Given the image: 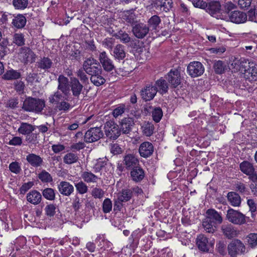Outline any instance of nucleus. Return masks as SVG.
<instances>
[{
	"label": "nucleus",
	"mask_w": 257,
	"mask_h": 257,
	"mask_svg": "<svg viewBox=\"0 0 257 257\" xmlns=\"http://www.w3.org/2000/svg\"><path fill=\"white\" fill-rule=\"evenodd\" d=\"M14 88L19 94L24 93L26 86L24 81L21 80H17L14 82Z\"/></svg>",
	"instance_id": "obj_45"
},
{
	"label": "nucleus",
	"mask_w": 257,
	"mask_h": 257,
	"mask_svg": "<svg viewBox=\"0 0 257 257\" xmlns=\"http://www.w3.org/2000/svg\"><path fill=\"white\" fill-rule=\"evenodd\" d=\"M20 54L22 55L25 62L33 61L35 59V54L29 47H24L20 49Z\"/></svg>",
	"instance_id": "obj_29"
},
{
	"label": "nucleus",
	"mask_w": 257,
	"mask_h": 257,
	"mask_svg": "<svg viewBox=\"0 0 257 257\" xmlns=\"http://www.w3.org/2000/svg\"><path fill=\"white\" fill-rule=\"evenodd\" d=\"M214 72L217 74H222L227 70V66L221 60L215 61L213 66Z\"/></svg>",
	"instance_id": "obj_37"
},
{
	"label": "nucleus",
	"mask_w": 257,
	"mask_h": 257,
	"mask_svg": "<svg viewBox=\"0 0 257 257\" xmlns=\"http://www.w3.org/2000/svg\"><path fill=\"white\" fill-rule=\"evenodd\" d=\"M155 127L152 122L145 121L141 125L143 134L146 137L151 136L154 132Z\"/></svg>",
	"instance_id": "obj_32"
},
{
	"label": "nucleus",
	"mask_w": 257,
	"mask_h": 257,
	"mask_svg": "<svg viewBox=\"0 0 257 257\" xmlns=\"http://www.w3.org/2000/svg\"><path fill=\"white\" fill-rule=\"evenodd\" d=\"M168 83L163 77L157 80L155 82V85L157 88V92L158 91L162 95L167 93L169 89V84Z\"/></svg>",
	"instance_id": "obj_28"
},
{
	"label": "nucleus",
	"mask_w": 257,
	"mask_h": 257,
	"mask_svg": "<svg viewBox=\"0 0 257 257\" xmlns=\"http://www.w3.org/2000/svg\"><path fill=\"white\" fill-rule=\"evenodd\" d=\"M155 4L157 7L163 8V10L166 12L173 7L172 0H157Z\"/></svg>",
	"instance_id": "obj_40"
},
{
	"label": "nucleus",
	"mask_w": 257,
	"mask_h": 257,
	"mask_svg": "<svg viewBox=\"0 0 257 257\" xmlns=\"http://www.w3.org/2000/svg\"><path fill=\"white\" fill-rule=\"evenodd\" d=\"M75 187L77 191L81 194L87 192V186L82 182H80L75 184Z\"/></svg>",
	"instance_id": "obj_59"
},
{
	"label": "nucleus",
	"mask_w": 257,
	"mask_h": 257,
	"mask_svg": "<svg viewBox=\"0 0 257 257\" xmlns=\"http://www.w3.org/2000/svg\"><path fill=\"white\" fill-rule=\"evenodd\" d=\"M26 159L31 166L35 168L41 167L44 163L42 157L33 153H29Z\"/></svg>",
	"instance_id": "obj_20"
},
{
	"label": "nucleus",
	"mask_w": 257,
	"mask_h": 257,
	"mask_svg": "<svg viewBox=\"0 0 257 257\" xmlns=\"http://www.w3.org/2000/svg\"><path fill=\"white\" fill-rule=\"evenodd\" d=\"M58 189L61 194L69 196L73 192L74 187L69 183L62 181L58 185Z\"/></svg>",
	"instance_id": "obj_25"
},
{
	"label": "nucleus",
	"mask_w": 257,
	"mask_h": 257,
	"mask_svg": "<svg viewBox=\"0 0 257 257\" xmlns=\"http://www.w3.org/2000/svg\"><path fill=\"white\" fill-rule=\"evenodd\" d=\"M229 20L234 23L240 24L245 22L247 20L245 13L239 11H234L229 14Z\"/></svg>",
	"instance_id": "obj_18"
},
{
	"label": "nucleus",
	"mask_w": 257,
	"mask_h": 257,
	"mask_svg": "<svg viewBox=\"0 0 257 257\" xmlns=\"http://www.w3.org/2000/svg\"><path fill=\"white\" fill-rule=\"evenodd\" d=\"M99 60L103 69L107 72H110L115 68L112 61L108 58L105 52L100 53Z\"/></svg>",
	"instance_id": "obj_15"
},
{
	"label": "nucleus",
	"mask_w": 257,
	"mask_h": 257,
	"mask_svg": "<svg viewBox=\"0 0 257 257\" xmlns=\"http://www.w3.org/2000/svg\"><path fill=\"white\" fill-rule=\"evenodd\" d=\"M27 22L26 17L22 14H18L13 16L12 24L17 29H22L25 27Z\"/></svg>",
	"instance_id": "obj_31"
},
{
	"label": "nucleus",
	"mask_w": 257,
	"mask_h": 257,
	"mask_svg": "<svg viewBox=\"0 0 257 257\" xmlns=\"http://www.w3.org/2000/svg\"><path fill=\"white\" fill-rule=\"evenodd\" d=\"M122 18L123 20L131 25H135L137 22V17L135 14L134 12L130 11L124 12Z\"/></svg>",
	"instance_id": "obj_39"
},
{
	"label": "nucleus",
	"mask_w": 257,
	"mask_h": 257,
	"mask_svg": "<svg viewBox=\"0 0 257 257\" xmlns=\"http://www.w3.org/2000/svg\"><path fill=\"white\" fill-rule=\"evenodd\" d=\"M165 78L172 88H176L181 84V77L180 72L177 69H171L165 75Z\"/></svg>",
	"instance_id": "obj_7"
},
{
	"label": "nucleus",
	"mask_w": 257,
	"mask_h": 257,
	"mask_svg": "<svg viewBox=\"0 0 257 257\" xmlns=\"http://www.w3.org/2000/svg\"><path fill=\"white\" fill-rule=\"evenodd\" d=\"M132 170L131 172V177H144V170L140 167L137 165L134 168H132Z\"/></svg>",
	"instance_id": "obj_53"
},
{
	"label": "nucleus",
	"mask_w": 257,
	"mask_h": 257,
	"mask_svg": "<svg viewBox=\"0 0 257 257\" xmlns=\"http://www.w3.org/2000/svg\"><path fill=\"white\" fill-rule=\"evenodd\" d=\"M161 19L158 16L154 15L148 20V26L152 30H155L161 23Z\"/></svg>",
	"instance_id": "obj_41"
},
{
	"label": "nucleus",
	"mask_w": 257,
	"mask_h": 257,
	"mask_svg": "<svg viewBox=\"0 0 257 257\" xmlns=\"http://www.w3.org/2000/svg\"><path fill=\"white\" fill-rule=\"evenodd\" d=\"M206 219H208L215 224H220L222 221L221 215L214 209H209L206 211Z\"/></svg>",
	"instance_id": "obj_26"
},
{
	"label": "nucleus",
	"mask_w": 257,
	"mask_h": 257,
	"mask_svg": "<svg viewBox=\"0 0 257 257\" xmlns=\"http://www.w3.org/2000/svg\"><path fill=\"white\" fill-rule=\"evenodd\" d=\"M21 77V73L16 70L11 69L7 70L3 75V78L6 80H17Z\"/></svg>",
	"instance_id": "obj_33"
},
{
	"label": "nucleus",
	"mask_w": 257,
	"mask_h": 257,
	"mask_svg": "<svg viewBox=\"0 0 257 257\" xmlns=\"http://www.w3.org/2000/svg\"><path fill=\"white\" fill-rule=\"evenodd\" d=\"M90 81L96 86H99L105 82V79L102 74L98 76L90 77Z\"/></svg>",
	"instance_id": "obj_54"
},
{
	"label": "nucleus",
	"mask_w": 257,
	"mask_h": 257,
	"mask_svg": "<svg viewBox=\"0 0 257 257\" xmlns=\"http://www.w3.org/2000/svg\"><path fill=\"white\" fill-rule=\"evenodd\" d=\"M27 199L30 203L37 205L40 203L42 199V195L39 192L36 190H32L27 194Z\"/></svg>",
	"instance_id": "obj_30"
},
{
	"label": "nucleus",
	"mask_w": 257,
	"mask_h": 257,
	"mask_svg": "<svg viewBox=\"0 0 257 257\" xmlns=\"http://www.w3.org/2000/svg\"><path fill=\"white\" fill-rule=\"evenodd\" d=\"M114 36L117 39H119L123 44L128 43L132 40V38L128 35V34L122 30L119 31L114 35Z\"/></svg>",
	"instance_id": "obj_42"
},
{
	"label": "nucleus",
	"mask_w": 257,
	"mask_h": 257,
	"mask_svg": "<svg viewBox=\"0 0 257 257\" xmlns=\"http://www.w3.org/2000/svg\"><path fill=\"white\" fill-rule=\"evenodd\" d=\"M139 152L141 157L146 158L149 157L154 152V146L151 143L144 142L140 145Z\"/></svg>",
	"instance_id": "obj_17"
},
{
	"label": "nucleus",
	"mask_w": 257,
	"mask_h": 257,
	"mask_svg": "<svg viewBox=\"0 0 257 257\" xmlns=\"http://www.w3.org/2000/svg\"><path fill=\"white\" fill-rule=\"evenodd\" d=\"M141 96L146 101L152 100L157 93V88L152 83L148 84L141 90Z\"/></svg>",
	"instance_id": "obj_9"
},
{
	"label": "nucleus",
	"mask_w": 257,
	"mask_h": 257,
	"mask_svg": "<svg viewBox=\"0 0 257 257\" xmlns=\"http://www.w3.org/2000/svg\"><path fill=\"white\" fill-rule=\"evenodd\" d=\"M13 43L18 46H22L25 45V39L24 36L22 33H16L14 35Z\"/></svg>",
	"instance_id": "obj_48"
},
{
	"label": "nucleus",
	"mask_w": 257,
	"mask_h": 257,
	"mask_svg": "<svg viewBox=\"0 0 257 257\" xmlns=\"http://www.w3.org/2000/svg\"><path fill=\"white\" fill-rule=\"evenodd\" d=\"M83 68L90 77L98 76L102 74V69L100 63L93 58H87L83 63Z\"/></svg>",
	"instance_id": "obj_1"
},
{
	"label": "nucleus",
	"mask_w": 257,
	"mask_h": 257,
	"mask_svg": "<svg viewBox=\"0 0 257 257\" xmlns=\"http://www.w3.org/2000/svg\"><path fill=\"white\" fill-rule=\"evenodd\" d=\"M39 134L31 133L30 135H28L26 137V140L29 143L36 144L38 142Z\"/></svg>",
	"instance_id": "obj_61"
},
{
	"label": "nucleus",
	"mask_w": 257,
	"mask_h": 257,
	"mask_svg": "<svg viewBox=\"0 0 257 257\" xmlns=\"http://www.w3.org/2000/svg\"><path fill=\"white\" fill-rule=\"evenodd\" d=\"M112 209V202L110 199H105L102 204V210L104 213H107L110 212Z\"/></svg>",
	"instance_id": "obj_58"
},
{
	"label": "nucleus",
	"mask_w": 257,
	"mask_h": 257,
	"mask_svg": "<svg viewBox=\"0 0 257 257\" xmlns=\"http://www.w3.org/2000/svg\"><path fill=\"white\" fill-rule=\"evenodd\" d=\"M103 129L106 137L111 140H116L121 135L119 125L112 120L106 121Z\"/></svg>",
	"instance_id": "obj_4"
},
{
	"label": "nucleus",
	"mask_w": 257,
	"mask_h": 257,
	"mask_svg": "<svg viewBox=\"0 0 257 257\" xmlns=\"http://www.w3.org/2000/svg\"><path fill=\"white\" fill-rule=\"evenodd\" d=\"M66 96H64L60 91L57 90L54 94L50 95L49 97V101L50 103L55 105L63 99H65V97Z\"/></svg>",
	"instance_id": "obj_38"
},
{
	"label": "nucleus",
	"mask_w": 257,
	"mask_h": 257,
	"mask_svg": "<svg viewBox=\"0 0 257 257\" xmlns=\"http://www.w3.org/2000/svg\"><path fill=\"white\" fill-rule=\"evenodd\" d=\"M251 182L250 184V188L253 194L257 196V178H251Z\"/></svg>",
	"instance_id": "obj_64"
},
{
	"label": "nucleus",
	"mask_w": 257,
	"mask_h": 257,
	"mask_svg": "<svg viewBox=\"0 0 257 257\" xmlns=\"http://www.w3.org/2000/svg\"><path fill=\"white\" fill-rule=\"evenodd\" d=\"M221 229L224 236L228 239L234 238L238 235V231L231 224L223 225Z\"/></svg>",
	"instance_id": "obj_23"
},
{
	"label": "nucleus",
	"mask_w": 257,
	"mask_h": 257,
	"mask_svg": "<svg viewBox=\"0 0 257 257\" xmlns=\"http://www.w3.org/2000/svg\"><path fill=\"white\" fill-rule=\"evenodd\" d=\"M163 116V111L160 107L155 108L152 111V117L156 122H159Z\"/></svg>",
	"instance_id": "obj_50"
},
{
	"label": "nucleus",
	"mask_w": 257,
	"mask_h": 257,
	"mask_svg": "<svg viewBox=\"0 0 257 257\" xmlns=\"http://www.w3.org/2000/svg\"><path fill=\"white\" fill-rule=\"evenodd\" d=\"M83 86L79 79L76 77L70 78V90L71 91L73 96L78 98L83 90Z\"/></svg>",
	"instance_id": "obj_12"
},
{
	"label": "nucleus",
	"mask_w": 257,
	"mask_h": 257,
	"mask_svg": "<svg viewBox=\"0 0 257 257\" xmlns=\"http://www.w3.org/2000/svg\"><path fill=\"white\" fill-rule=\"evenodd\" d=\"M103 135L100 127H91L85 133L84 141L87 143L95 142L102 138Z\"/></svg>",
	"instance_id": "obj_6"
},
{
	"label": "nucleus",
	"mask_w": 257,
	"mask_h": 257,
	"mask_svg": "<svg viewBox=\"0 0 257 257\" xmlns=\"http://www.w3.org/2000/svg\"><path fill=\"white\" fill-rule=\"evenodd\" d=\"M114 58L119 61L122 60L126 56L125 46L122 44H117L113 50Z\"/></svg>",
	"instance_id": "obj_27"
},
{
	"label": "nucleus",
	"mask_w": 257,
	"mask_h": 257,
	"mask_svg": "<svg viewBox=\"0 0 257 257\" xmlns=\"http://www.w3.org/2000/svg\"><path fill=\"white\" fill-rule=\"evenodd\" d=\"M9 169L11 172L15 174L19 173L21 170L20 165L17 162L11 163L9 165Z\"/></svg>",
	"instance_id": "obj_60"
},
{
	"label": "nucleus",
	"mask_w": 257,
	"mask_h": 257,
	"mask_svg": "<svg viewBox=\"0 0 257 257\" xmlns=\"http://www.w3.org/2000/svg\"><path fill=\"white\" fill-rule=\"evenodd\" d=\"M123 163L126 168H132L139 165V161L134 154H127L123 156Z\"/></svg>",
	"instance_id": "obj_19"
},
{
	"label": "nucleus",
	"mask_w": 257,
	"mask_h": 257,
	"mask_svg": "<svg viewBox=\"0 0 257 257\" xmlns=\"http://www.w3.org/2000/svg\"><path fill=\"white\" fill-rule=\"evenodd\" d=\"M248 245L251 248L257 246V233H249L247 236Z\"/></svg>",
	"instance_id": "obj_47"
},
{
	"label": "nucleus",
	"mask_w": 257,
	"mask_h": 257,
	"mask_svg": "<svg viewBox=\"0 0 257 257\" xmlns=\"http://www.w3.org/2000/svg\"><path fill=\"white\" fill-rule=\"evenodd\" d=\"M149 27L143 23L135 24L132 28L133 34L138 39L145 38L149 33Z\"/></svg>",
	"instance_id": "obj_10"
},
{
	"label": "nucleus",
	"mask_w": 257,
	"mask_h": 257,
	"mask_svg": "<svg viewBox=\"0 0 257 257\" xmlns=\"http://www.w3.org/2000/svg\"><path fill=\"white\" fill-rule=\"evenodd\" d=\"M240 169L242 172L249 177H257L255 173L254 168L253 165L248 161H243L240 163Z\"/></svg>",
	"instance_id": "obj_21"
},
{
	"label": "nucleus",
	"mask_w": 257,
	"mask_h": 257,
	"mask_svg": "<svg viewBox=\"0 0 257 257\" xmlns=\"http://www.w3.org/2000/svg\"><path fill=\"white\" fill-rule=\"evenodd\" d=\"M94 169L95 172H100V175L108 177H110L112 170L109 164H107L101 159L98 160Z\"/></svg>",
	"instance_id": "obj_11"
},
{
	"label": "nucleus",
	"mask_w": 257,
	"mask_h": 257,
	"mask_svg": "<svg viewBox=\"0 0 257 257\" xmlns=\"http://www.w3.org/2000/svg\"><path fill=\"white\" fill-rule=\"evenodd\" d=\"M133 196V191L130 189H122L117 194V200L121 202H127L129 201Z\"/></svg>",
	"instance_id": "obj_34"
},
{
	"label": "nucleus",
	"mask_w": 257,
	"mask_h": 257,
	"mask_svg": "<svg viewBox=\"0 0 257 257\" xmlns=\"http://www.w3.org/2000/svg\"><path fill=\"white\" fill-rule=\"evenodd\" d=\"M77 76L79 78L80 80L83 83H88V77L87 76V72L84 71V69H79L76 72Z\"/></svg>",
	"instance_id": "obj_52"
},
{
	"label": "nucleus",
	"mask_w": 257,
	"mask_h": 257,
	"mask_svg": "<svg viewBox=\"0 0 257 257\" xmlns=\"http://www.w3.org/2000/svg\"><path fill=\"white\" fill-rule=\"evenodd\" d=\"M227 199L231 205L239 206L241 203L240 196L236 193L230 192L227 194Z\"/></svg>",
	"instance_id": "obj_36"
},
{
	"label": "nucleus",
	"mask_w": 257,
	"mask_h": 257,
	"mask_svg": "<svg viewBox=\"0 0 257 257\" xmlns=\"http://www.w3.org/2000/svg\"><path fill=\"white\" fill-rule=\"evenodd\" d=\"M55 105L59 110H63L64 111H68L70 108L71 106L68 102L65 101V99L60 101V102H58Z\"/></svg>",
	"instance_id": "obj_56"
},
{
	"label": "nucleus",
	"mask_w": 257,
	"mask_h": 257,
	"mask_svg": "<svg viewBox=\"0 0 257 257\" xmlns=\"http://www.w3.org/2000/svg\"><path fill=\"white\" fill-rule=\"evenodd\" d=\"M202 225L205 230L208 233H213L216 230V224L212 221L205 218L202 222Z\"/></svg>",
	"instance_id": "obj_44"
},
{
	"label": "nucleus",
	"mask_w": 257,
	"mask_h": 257,
	"mask_svg": "<svg viewBox=\"0 0 257 257\" xmlns=\"http://www.w3.org/2000/svg\"><path fill=\"white\" fill-rule=\"evenodd\" d=\"M58 82L57 90L62 92L64 96H68L70 92V82L68 78L63 75H60Z\"/></svg>",
	"instance_id": "obj_13"
},
{
	"label": "nucleus",
	"mask_w": 257,
	"mask_h": 257,
	"mask_svg": "<svg viewBox=\"0 0 257 257\" xmlns=\"http://www.w3.org/2000/svg\"><path fill=\"white\" fill-rule=\"evenodd\" d=\"M35 126L30 123L22 122L18 130V132L22 135H30L35 130Z\"/></svg>",
	"instance_id": "obj_35"
},
{
	"label": "nucleus",
	"mask_w": 257,
	"mask_h": 257,
	"mask_svg": "<svg viewBox=\"0 0 257 257\" xmlns=\"http://www.w3.org/2000/svg\"><path fill=\"white\" fill-rule=\"evenodd\" d=\"M227 252L230 257H238L247 252L246 247L239 239H234L227 245Z\"/></svg>",
	"instance_id": "obj_3"
},
{
	"label": "nucleus",
	"mask_w": 257,
	"mask_h": 257,
	"mask_svg": "<svg viewBox=\"0 0 257 257\" xmlns=\"http://www.w3.org/2000/svg\"><path fill=\"white\" fill-rule=\"evenodd\" d=\"M43 196L49 200H54L55 198V193L54 189L50 188H47L43 190L42 192Z\"/></svg>",
	"instance_id": "obj_49"
},
{
	"label": "nucleus",
	"mask_w": 257,
	"mask_h": 257,
	"mask_svg": "<svg viewBox=\"0 0 257 257\" xmlns=\"http://www.w3.org/2000/svg\"><path fill=\"white\" fill-rule=\"evenodd\" d=\"M78 160V157L77 155L69 153L65 155L63 158V162L67 164H71L76 163Z\"/></svg>",
	"instance_id": "obj_46"
},
{
	"label": "nucleus",
	"mask_w": 257,
	"mask_h": 257,
	"mask_svg": "<svg viewBox=\"0 0 257 257\" xmlns=\"http://www.w3.org/2000/svg\"><path fill=\"white\" fill-rule=\"evenodd\" d=\"M226 218L234 224L242 225L246 222L245 216L240 212L232 208L227 210Z\"/></svg>",
	"instance_id": "obj_5"
},
{
	"label": "nucleus",
	"mask_w": 257,
	"mask_h": 257,
	"mask_svg": "<svg viewBox=\"0 0 257 257\" xmlns=\"http://www.w3.org/2000/svg\"><path fill=\"white\" fill-rule=\"evenodd\" d=\"M56 206L53 204H50L46 205L45 208V211L46 215L49 217L53 216L56 213Z\"/></svg>",
	"instance_id": "obj_57"
},
{
	"label": "nucleus",
	"mask_w": 257,
	"mask_h": 257,
	"mask_svg": "<svg viewBox=\"0 0 257 257\" xmlns=\"http://www.w3.org/2000/svg\"><path fill=\"white\" fill-rule=\"evenodd\" d=\"M29 0H13L12 4L16 10H24L29 5Z\"/></svg>",
	"instance_id": "obj_43"
},
{
	"label": "nucleus",
	"mask_w": 257,
	"mask_h": 257,
	"mask_svg": "<svg viewBox=\"0 0 257 257\" xmlns=\"http://www.w3.org/2000/svg\"><path fill=\"white\" fill-rule=\"evenodd\" d=\"M134 124V119L131 117H125L122 119L119 125L120 134H129L132 131Z\"/></svg>",
	"instance_id": "obj_16"
},
{
	"label": "nucleus",
	"mask_w": 257,
	"mask_h": 257,
	"mask_svg": "<svg viewBox=\"0 0 257 257\" xmlns=\"http://www.w3.org/2000/svg\"><path fill=\"white\" fill-rule=\"evenodd\" d=\"M192 4L195 7L202 9H205L207 6V3L203 0H193Z\"/></svg>",
	"instance_id": "obj_62"
},
{
	"label": "nucleus",
	"mask_w": 257,
	"mask_h": 257,
	"mask_svg": "<svg viewBox=\"0 0 257 257\" xmlns=\"http://www.w3.org/2000/svg\"><path fill=\"white\" fill-rule=\"evenodd\" d=\"M9 42L7 39H4L0 43V58H3L9 51L8 46Z\"/></svg>",
	"instance_id": "obj_51"
},
{
	"label": "nucleus",
	"mask_w": 257,
	"mask_h": 257,
	"mask_svg": "<svg viewBox=\"0 0 257 257\" xmlns=\"http://www.w3.org/2000/svg\"><path fill=\"white\" fill-rule=\"evenodd\" d=\"M110 152L114 155H118L122 153V150L118 144H114L111 146Z\"/></svg>",
	"instance_id": "obj_63"
},
{
	"label": "nucleus",
	"mask_w": 257,
	"mask_h": 257,
	"mask_svg": "<svg viewBox=\"0 0 257 257\" xmlns=\"http://www.w3.org/2000/svg\"><path fill=\"white\" fill-rule=\"evenodd\" d=\"M206 12L212 16H218L217 14L220 13L221 11V5L219 2H212L207 4L206 7Z\"/></svg>",
	"instance_id": "obj_24"
},
{
	"label": "nucleus",
	"mask_w": 257,
	"mask_h": 257,
	"mask_svg": "<svg viewBox=\"0 0 257 257\" xmlns=\"http://www.w3.org/2000/svg\"><path fill=\"white\" fill-rule=\"evenodd\" d=\"M236 6L231 2H227L223 5L222 11L228 15L230 14V12L235 9Z\"/></svg>",
	"instance_id": "obj_55"
},
{
	"label": "nucleus",
	"mask_w": 257,
	"mask_h": 257,
	"mask_svg": "<svg viewBox=\"0 0 257 257\" xmlns=\"http://www.w3.org/2000/svg\"><path fill=\"white\" fill-rule=\"evenodd\" d=\"M45 105L44 100L39 98L28 97L24 101L22 109L28 112H41Z\"/></svg>",
	"instance_id": "obj_2"
},
{
	"label": "nucleus",
	"mask_w": 257,
	"mask_h": 257,
	"mask_svg": "<svg viewBox=\"0 0 257 257\" xmlns=\"http://www.w3.org/2000/svg\"><path fill=\"white\" fill-rule=\"evenodd\" d=\"M53 63L52 60L47 57L41 58L36 62V66L38 69L49 72Z\"/></svg>",
	"instance_id": "obj_22"
},
{
	"label": "nucleus",
	"mask_w": 257,
	"mask_h": 257,
	"mask_svg": "<svg viewBox=\"0 0 257 257\" xmlns=\"http://www.w3.org/2000/svg\"><path fill=\"white\" fill-rule=\"evenodd\" d=\"M187 70L190 76L192 77H196L203 74L204 68L201 62L193 61L189 64Z\"/></svg>",
	"instance_id": "obj_8"
},
{
	"label": "nucleus",
	"mask_w": 257,
	"mask_h": 257,
	"mask_svg": "<svg viewBox=\"0 0 257 257\" xmlns=\"http://www.w3.org/2000/svg\"><path fill=\"white\" fill-rule=\"evenodd\" d=\"M196 244L200 250L207 252L210 247L213 246V243L209 242L208 238L204 235L199 234L196 238Z\"/></svg>",
	"instance_id": "obj_14"
}]
</instances>
